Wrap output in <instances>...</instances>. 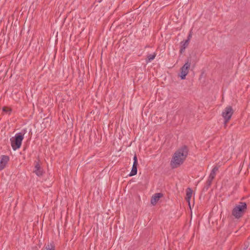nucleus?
Wrapping results in <instances>:
<instances>
[{
	"instance_id": "0eeeda50",
	"label": "nucleus",
	"mask_w": 250,
	"mask_h": 250,
	"mask_svg": "<svg viewBox=\"0 0 250 250\" xmlns=\"http://www.w3.org/2000/svg\"><path fill=\"white\" fill-rule=\"evenodd\" d=\"M137 165H138L137 158V156L136 155H135L133 157V166L132 167V169L129 174V175L130 176L135 175L137 174Z\"/></svg>"
},
{
	"instance_id": "9d476101",
	"label": "nucleus",
	"mask_w": 250,
	"mask_h": 250,
	"mask_svg": "<svg viewBox=\"0 0 250 250\" xmlns=\"http://www.w3.org/2000/svg\"><path fill=\"white\" fill-rule=\"evenodd\" d=\"M192 195V190L190 188H188L186 190V200L190 206V200Z\"/></svg>"
},
{
	"instance_id": "20e7f679",
	"label": "nucleus",
	"mask_w": 250,
	"mask_h": 250,
	"mask_svg": "<svg viewBox=\"0 0 250 250\" xmlns=\"http://www.w3.org/2000/svg\"><path fill=\"white\" fill-rule=\"evenodd\" d=\"M190 64V61L188 60L184 65L181 68L179 76L182 80H185L186 79V76L188 73Z\"/></svg>"
},
{
	"instance_id": "423d86ee",
	"label": "nucleus",
	"mask_w": 250,
	"mask_h": 250,
	"mask_svg": "<svg viewBox=\"0 0 250 250\" xmlns=\"http://www.w3.org/2000/svg\"><path fill=\"white\" fill-rule=\"evenodd\" d=\"M218 170V167L217 166H215L212 168L211 172L208 176V180L207 181V183L208 186H210L211 184L212 181L215 177L217 171Z\"/></svg>"
},
{
	"instance_id": "2eb2a0df",
	"label": "nucleus",
	"mask_w": 250,
	"mask_h": 250,
	"mask_svg": "<svg viewBox=\"0 0 250 250\" xmlns=\"http://www.w3.org/2000/svg\"><path fill=\"white\" fill-rule=\"evenodd\" d=\"M2 111L6 113H10L11 112V110L10 108H8L6 107H3L2 108Z\"/></svg>"
},
{
	"instance_id": "39448f33",
	"label": "nucleus",
	"mask_w": 250,
	"mask_h": 250,
	"mask_svg": "<svg viewBox=\"0 0 250 250\" xmlns=\"http://www.w3.org/2000/svg\"><path fill=\"white\" fill-rule=\"evenodd\" d=\"M233 111L232 108L230 106L226 107L222 113V115L225 120V125H226L227 123L230 119Z\"/></svg>"
},
{
	"instance_id": "4468645a",
	"label": "nucleus",
	"mask_w": 250,
	"mask_h": 250,
	"mask_svg": "<svg viewBox=\"0 0 250 250\" xmlns=\"http://www.w3.org/2000/svg\"><path fill=\"white\" fill-rule=\"evenodd\" d=\"M155 57V54L154 53L153 54H150L148 56V62H150L153 60Z\"/></svg>"
},
{
	"instance_id": "f257e3e1",
	"label": "nucleus",
	"mask_w": 250,
	"mask_h": 250,
	"mask_svg": "<svg viewBox=\"0 0 250 250\" xmlns=\"http://www.w3.org/2000/svg\"><path fill=\"white\" fill-rule=\"evenodd\" d=\"M188 150L187 146H183L173 154L170 161V166L175 168L182 165L188 155Z\"/></svg>"
},
{
	"instance_id": "dca6fc26",
	"label": "nucleus",
	"mask_w": 250,
	"mask_h": 250,
	"mask_svg": "<svg viewBox=\"0 0 250 250\" xmlns=\"http://www.w3.org/2000/svg\"><path fill=\"white\" fill-rule=\"evenodd\" d=\"M163 195V194H162V193H157V201H158V200H159L160 198L162 197Z\"/></svg>"
},
{
	"instance_id": "f8f14e48",
	"label": "nucleus",
	"mask_w": 250,
	"mask_h": 250,
	"mask_svg": "<svg viewBox=\"0 0 250 250\" xmlns=\"http://www.w3.org/2000/svg\"><path fill=\"white\" fill-rule=\"evenodd\" d=\"M45 250H55V246L54 243L52 241L50 243H48L47 244L45 245Z\"/></svg>"
},
{
	"instance_id": "f3484780",
	"label": "nucleus",
	"mask_w": 250,
	"mask_h": 250,
	"mask_svg": "<svg viewBox=\"0 0 250 250\" xmlns=\"http://www.w3.org/2000/svg\"><path fill=\"white\" fill-rule=\"evenodd\" d=\"M191 37V34L190 33L188 37V39L187 40H189V41L190 40V38Z\"/></svg>"
},
{
	"instance_id": "6e6552de",
	"label": "nucleus",
	"mask_w": 250,
	"mask_h": 250,
	"mask_svg": "<svg viewBox=\"0 0 250 250\" xmlns=\"http://www.w3.org/2000/svg\"><path fill=\"white\" fill-rule=\"evenodd\" d=\"M9 161V157L7 155H2L0 160V171L4 168Z\"/></svg>"
},
{
	"instance_id": "1a4fd4ad",
	"label": "nucleus",
	"mask_w": 250,
	"mask_h": 250,
	"mask_svg": "<svg viewBox=\"0 0 250 250\" xmlns=\"http://www.w3.org/2000/svg\"><path fill=\"white\" fill-rule=\"evenodd\" d=\"M34 172L38 176H41L43 175V171L39 162H37L34 167Z\"/></svg>"
},
{
	"instance_id": "ddd939ff",
	"label": "nucleus",
	"mask_w": 250,
	"mask_h": 250,
	"mask_svg": "<svg viewBox=\"0 0 250 250\" xmlns=\"http://www.w3.org/2000/svg\"><path fill=\"white\" fill-rule=\"evenodd\" d=\"M151 203L153 205H155L156 204V193L153 195L151 200Z\"/></svg>"
},
{
	"instance_id": "f03ea898",
	"label": "nucleus",
	"mask_w": 250,
	"mask_h": 250,
	"mask_svg": "<svg viewBox=\"0 0 250 250\" xmlns=\"http://www.w3.org/2000/svg\"><path fill=\"white\" fill-rule=\"evenodd\" d=\"M24 132L17 133L14 137L10 139L12 148L15 150L19 148L24 138Z\"/></svg>"
},
{
	"instance_id": "9b49d317",
	"label": "nucleus",
	"mask_w": 250,
	"mask_h": 250,
	"mask_svg": "<svg viewBox=\"0 0 250 250\" xmlns=\"http://www.w3.org/2000/svg\"><path fill=\"white\" fill-rule=\"evenodd\" d=\"M181 48L180 49L181 53H182L184 51L185 49L188 47L189 44V40H186L185 41L182 42L181 43Z\"/></svg>"
},
{
	"instance_id": "7ed1b4c3",
	"label": "nucleus",
	"mask_w": 250,
	"mask_h": 250,
	"mask_svg": "<svg viewBox=\"0 0 250 250\" xmlns=\"http://www.w3.org/2000/svg\"><path fill=\"white\" fill-rule=\"evenodd\" d=\"M247 204L245 202H240L237 205L232 211V215L237 219L241 217L247 209Z\"/></svg>"
}]
</instances>
